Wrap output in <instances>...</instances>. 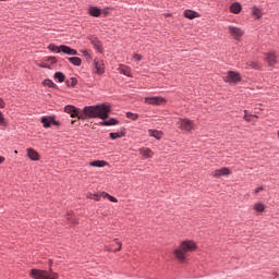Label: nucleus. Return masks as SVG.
I'll return each mask as SVG.
<instances>
[{
    "label": "nucleus",
    "instance_id": "1",
    "mask_svg": "<svg viewBox=\"0 0 279 279\" xmlns=\"http://www.w3.org/2000/svg\"><path fill=\"white\" fill-rule=\"evenodd\" d=\"M110 110L111 107L107 104L87 106L83 109V112L77 110L76 117L82 121H85V119H102V121H106V119H108V114H110Z\"/></svg>",
    "mask_w": 279,
    "mask_h": 279
},
{
    "label": "nucleus",
    "instance_id": "2",
    "mask_svg": "<svg viewBox=\"0 0 279 279\" xmlns=\"http://www.w3.org/2000/svg\"><path fill=\"white\" fill-rule=\"evenodd\" d=\"M197 250V245L193 241H183L178 248L174 250V256L180 263H184L186 260V254L189 252H195Z\"/></svg>",
    "mask_w": 279,
    "mask_h": 279
},
{
    "label": "nucleus",
    "instance_id": "3",
    "mask_svg": "<svg viewBox=\"0 0 279 279\" xmlns=\"http://www.w3.org/2000/svg\"><path fill=\"white\" fill-rule=\"evenodd\" d=\"M29 276L34 279H58V274L51 270L32 269Z\"/></svg>",
    "mask_w": 279,
    "mask_h": 279
},
{
    "label": "nucleus",
    "instance_id": "4",
    "mask_svg": "<svg viewBox=\"0 0 279 279\" xmlns=\"http://www.w3.org/2000/svg\"><path fill=\"white\" fill-rule=\"evenodd\" d=\"M177 128L184 132H192V130H195V123L186 118H180L177 122Z\"/></svg>",
    "mask_w": 279,
    "mask_h": 279
},
{
    "label": "nucleus",
    "instance_id": "5",
    "mask_svg": "<svg viewBox=\"0 0 279 279\" xmlns=\"http://www.w3.org/2000/svg\"><path fill=\"white\" fill-rule=\"evenodd\" d=\"M144 102L148 106H163V104H167V100L160 96H153L144 98Z\"/></svg>",
    "mask_w": 279,
    "mask_h": 279
},
{
    "label": "nucleus",
    "instance_id": "6",
    "mask_svg": "<svg viewBox=\"0 0 279 279\" xmlns=\"http://www.w3.org/2000/svg\"><path fill=\"white\" fill-rule=\"evenodd\" d=\"M225 82L228 84H236L238 82H241V74L234 71L227 72V75L223 77Z\"/></svg>",
    "mask_w": 279,
    "mask_h": 279
},
{
    "label": "nucleus",
    "instance_id": "7",
    "mask_svg": "<svg viewBox=\"0 0 279 279\" xmlns=\"http://www.w3.org/2000/svg\"><path fill=\"white\" fill-rule=\"evenodd\" d=\"M230 36H232V38H234L235 40H239V38H241V36H243L245 34V32H243V29H241L240 27L236 26H228L227 27Z\"/></svg>",
    "mask_w": 279,
    "mask_h": 279
},
{
    "label": "nucleus",
    "instance_id": "8",
    "mask_svg": "<svg viewBox=\"0 0 279 279\" xmlns=\"http://www.w3.org/2000/svg\"><path fill=\"white\" fill-rule=\"evenodd\" d=\"M265 61L268 66H274V64L278 63V56H276V52H268L266 53Z\"/></svg>",
    "mask_w": 279,
    "mask_h": 279
},
{
    "label": "nucleus",
    "instance_id": "9",
    "mask_svg": "<svg viewBox=\"0 0 279 279\" xmlns=\"http://www.w3.org/2000/svg\"><path fill=\"white\" fill-rule=\"evenodd\" d=\"M41 123H43L44 128H51V125H60V123L58 121H56V119H53V117H43Z\"/></svg>",
    "mask_w": 279,
    "mask_h": 279
},
{
    "label": "nucleus",
    "instance_id": "10",
    "mask_svg": "<svg viewBox=\"0 0 279 279\" xmlns=\"http://www.w3.org/2000/svg\"><path fill=\"white\" fill-rule=\"evenodd\" d=\"M232 173L229 168H221L213 172L214 178H222V175H230Z\"/></svg>",
    "mask_w": 279,
    "mask_h": 279
},
{
    "label": "nucleus",
    "instance_id": "11",
    "mask_svg": "<svg viewBox=\"0 0 279 279\" xmlns=\"http://www.w3.org/2000/svg\"><path fill=\"white\" fill-rule=\"evenodd\" d=\"M60 52L65 53L66 56H77V50L64 45H61Z\"/></svg>",
    "mask_w": 279,
    "mask_h": 279
},
{
    "label": "nucleus",
    "instance_id": "12",
    "mask_svg": "<svg viewBox=\"0 0 279 279\" xmlns=\"http://www.w3.org/2000/svg\"><path fill=\"white\" fill-rule=\"evenodd\" d=\"M26 153L31 160H40V155L34 148H27Z\"/></svg>",
    "mask_w": 279,
    "mask_h": 279
},
{
    "label": "nucleus",
    "instance_id": "13",
    "mask_svg": "<svg viewBox=\"0 0 279 279\" xmlns=\"http://www.w3.org/2000/svg\"><path fill=\"white\" fill-rule=\"evenodd\" d=\"M94 69H96V73L98 75H104L105 73L104 61H94Z\"/></svg>",
    "mask_w": 279,
    "mask_h": 279
},
{
    "label": "nucleus",
    "instance_id": "14",
    "mask_svg": "<svg viewBox=\"0 0 279 279\" xmlns=\"http://www.w3.org/2000/svg\"><path fill=\"white\" fill-rule=\"evenodd\" d=\"M183 14L185 19H189L190 21H193V19H199V13L193 10H185Z\"/></svg>",
    "mask_w": 279,
    "mask_h": 279
},
{
    "label": "nucleus",
    "instance_id": "15",
    "mask_svg": "<svg viewBox=\"0 0 279 279\" xmlns=\"http://www.w3.org/2000/svg\"><path fill=\"white\" fill-rule=\"evenodd\" d=\"M118 71L122 73V75H126V77H132V69L128 65H120Z\"/></svg>",
    "mask_w": 279,
    "mask_h": 279
},
{
    "label": "nucleus",
    "instance_id": "16",
    "mask_svg": "<svg viewBox=\"0 0 279 279\" xmlns=\"http://www.w3.org/2000/svg\"><path fill=\"white\" fill-rule=\"evenodd\" d=\"M64 112H66L68 114H71L72 119H75V117H77V108H75L74 106H71V105L65 106Z\"/></svg>",
    "mask_w": 279,
    "mask_h": 279
},
{
    "label": "nucleus",
    "instance_id": "17",
    "mask_svg": "<svg viewBox=\"0 0 279 279\" xmlns=\"http://www.w3.org/2000/svg\"><path fill=\"white\" fill-rule=\"evenodd\" d=\"M88 13L90 14V16H95L96 19H99V16H101V9L97 7H89Z\"/></svg>",
    "mask_w": 279,
    "mask_h": 279
},
{
    "label": "nucleus",
    "instance_id": "18",
    "mask_svg": "<svg viewBox=\"0 0 279 279\" xmlns=\"http://www.w3.org/2000/svg\"><path fill=\"white\" fill-rule=\"evenodd\" d=\"M148 134H149V136H153V138H157V141H160V138H162V136H165V133H162V131H158V130H149Z\"/></svg>",
    "mask_w": 279,
    "mask_h": 279
},
{
    "label": "nucleus",
    "instance_id": "19",
    "mask_svg": "<svg viewBox=\"0 0 279 279\" xmlns=\"http://www.w3.org/2000/svg\"><path fill=\"white\" fill-rule=\"evenodd\" d=\"M140 154L144 158H154V151L149 148H140Z\"/></svg>",
    "mask_w": 279,
    "mask_h": 279
},
{
    "label": "nucleus",
    "instance_id": "20",
    "mask_svg": "<svg viewBox=\"0 0 279 279\" xmlns=\"http://www.w3.org/2000/svg\"><path fill=\"white\" fill-rule=\"evenodd\" d=\"M241 3L239 2H234L233 4H231L230 7V12H232V14H241Z\"/></svg>",
    "mask_w": 279,
    "mask_h": 279
},
{
    "label": "nucleus",
    "instance_id": "21",
    "mask_svg": "<svg viewBox=\"0 0 279 279\" xmlns=\"http://www.w3.org/2000/svg\"><path fill=\"white\" fill-rule=\"evenodd\" d=\"M69 62H71V64H74V66H81L82 65V59L78 57H70L68 58Z\"/></svg>",
    "mask_w": 279,
    "mask_h": 279
},
{
    "label": "nucleus",
    "instance_id": "22",
    "mask_svg": "<svg viewBox=\"0 0 279 279\" xmlns=\"http://www.w3.org/2000/svg\"><path fill=\"white\" fill-rule=\"evenodd\" d=\"M106 165H108V162L104 160H95L89 162V167H106Z\"/></svg>",
    "mask_w": 279,
    "mask_h": 279
},
{
    "label": "nucleus",
    "instance_id": "23",
    "mask_svg": "<svg viewBox=\"0 0 279 279\" xmlns=\"http://www.w3.org/2000/svg\"><path fill=\"white\" fill-rule=\"evenodd\" d=\"M252 14L253 16H255L256 19H262L263 17V11H260V9L254 7L252 9Z\"/></svg>",
    "mask_w": 279,
    "mask_h": 279
},
{
    "label": "nucleus",
    "instance_id": "24",
    "mask_svg": "<svg viewBox=\"0 0 279 279\" xmlns=\"http://www.w3.org/2000/svg\"><path fill=\"white\" fill-rule=\"evenodd\" d=\"M117 123H119L117 121V119L111 118V119H109L107 121L100 122V125L109 126V125H117Z\"/></svg>",
    "mask_w": 279,
    "mask_h": 279
},
{
    "label": "nucleus",
    "instance_id": "25",
    "mask_svg": "<svg viewBox=\"0 0 279 279\" xmlns=\"http://www.w3.org/2000/svg\"><path fill=\"white\" fill-rule=\"evenodd\" d=\"M44 86H48V88H58V85H56V83H53V81L47 78L43 82Z\"/></svg>",
    "mask_w": 279,
    "mask_h": 279
},
{
    "label": "nucleus",
    "instance_id": "26",
    "mask_svg": "<svg viewBox=\"0 0 279 279\" xmlns=\"http://www.w3.org/2000/svg\"><path fill=\"white\" fill-rule=\"evenodd\" d=\"M54 80H58L59 82H64L66 80V76L62 72L54 73Z\"/></svg>",
    "mask_w": 279,
    "mask_h": 279
},
{
    "label": "nucleus",
    "instance_id": "27",
    "mask_svg": "<svg viewBox=\"0 0 279 279\" xmlns=\"http://www.w3.org/2000/svg\"><path fill=\"white\" fill-rule=\"evenodd\" d=\"M254 210H256L257 213H263L265 210V204L263 203H256L254 205Z\"/></svg>",
    "mask_w": 279,
    "mask_h": 279
},
{
    "label": "nucleus",
    "instance_id": "28",
    "mask_svg": "<svg viewBox=\"0 0 279 279\" xmlns=\"http://www.w3.org/2000/svg\"><path fill=\"white\" fill-rule=\"evenodd\" d=\"M48 49H49L50 51H53L54 53H60L61 46H56V45H53V44H50V45L48 46Z\"/></svg>",
    "mask_w": 279,
    "mask_h": 279
},
{
    "label": "nucleus",
    "instance_id": "29",
    "mask_svg": "<svg viewBox=\"0 0 279 279\" xmlns=\"http://www.w3.org/2000/svg\"><path fill=\"white\" fill-rule=\"evenodd\" d=\"M244 119L247 121V123H251L252 119H258V116L248 114L247 110H244Z\"/></svg>",
    "mask_w": 279,
    "mask_h": 279
},
{
    "label": "nucleus",
    "instance_id": "30",
    "mask_svg": "<svg viewBox=\"0 0 279 279\" xmlns=\"http://www.w3.org/2000/svg\"><path fill=\"white\" fill-rule=\"evenodd\" d=\"M66 86L73 87L77 85V78L72 77L71 80L65 82Z\"/></svg>",
    "mask_w": 279,
    "mask_h": 279
},
{
    "label": "nucleus",
    "instance_id": "31",
    "mask_svg": "<svg viewBox=\"0 0 279 279\" xmlns=\"http://www.w3.org/2000/svg\"><path fill=\"white\" fill-rule=\"evenodd\" d=\"M109 136L111 141H117V138H122L123 133H110Z\"/></svg>",
    "mask_w": 279,
    "mask_h": 279
},
{
    "label": "nucleus",
    "instance_id": "32",
    "mask_svg": "<svg viewBox=\"0 0 279 279\" xmlns=\"http://www.w3.org/2000/svg\"><path fill=\"white\" fill-rule=\"evenodd\" d=\"M246 65L248 66V69H258V63L254 61H247Z\"/></svg>",
    "mask_w": 279,
    "mask_h": 279
},
{
    "label": "nucleus",
    "instance_id": "33",
    "mask_svg": "<svg viewBox=\"0 0 279 279\" xmlns=\"http://www.w3.org/2000/svg\"><path fill=\"white\" fill-rule=\"evenodd\" d=\"M128 119H132V121H136L138 119V114L129 112L126 113Z\"/></svg>",
    "mask_w": 279,
    "mask_h": 279
},
{
    "label": "nucleus",
    "instance_id": "34",
    "mask_svg": "<svg viewBox=\"0 0 279 279\" xmlns=\"http://www.w3.org/2000/svg\"><path fill=\"white\" fill-rule=\"evenodd\" d=\"M87 197L89 199H95L96 202H99V194H88Z\"/></svg>",
    "mask_w": 279,
    "mask_h": 279
},
{
    "label": "nucleus",
    "instance_id": "35",
    "mask_svg": "<svg viewBox=\"0 0 279 279\" xmlns=\"http://www.w3.org/2000/svg\"><path fill=\"white\" fill-rule=\"evenodd\" d=\"M114 242L117 243L118 248L116 251H113V252H121V248L123 247V243L119 242L118 239H114Z\"/></svg>",
    "mask_w": 279,
    "mask_h": 279
},
{
    "label": "nucleus",
    "instance_id": "36",
    "mask_svg": "<svg viewBox=\"0 0 279 279\" xmlns=\"http://www.w3.org/2000/svg\"><path fill=\"white\" fill-rule=\"evenodd\" d=\"M102 195H104V197H108L109 201L117 203V198L114 196H110V194H108V193H104Z\"/></svg>",
    "mask_w": 279,
    "mask_h": 279
},
{
    "label": "nucleus",
    "instance_id": "37",
    "mask_svg": "<svg viewBox=\"0 0 279 279\" xmlns=\"http://www.w3.org/2000/svg\"><path fill=\"white\" fill-rule=\"evenodd\" d=\"M68 221H70L72 226H75V223H77V221L75 220V218H73L71 214L68 215Z\"/></svg>",
    "mask_w": 279,
    "mask_h": 279
},
{
    "label": "nucleus",
    "instance_id": "38",
    "mask_svg": "<svg viewBox=\"0 0 279 279\" xmlns=\"http://www.w3.org/2000/svg\"><path fill=\"white\" fill-rule=\"evenodd\" d=\"M133 60H135L136 62H141L143 60V56L135 53L133 54Z\"/></svg>",
    "mask_w": 279,
    "mask_h": 279
},
{
    "label": "nucleus",
    "instance_id": "39",
    "mask_svg": "<svg viewBox=\"0 0 279 279\" xmlns=\"http://www.w3.org/2000/svg\"><path fill=\"white\" fill-rule=\"evenodd\" d=\"M0 125H5V118H3V113L0 111Z\"/></svg>",
    "mask_w": 279,
    "mask_h": 279
},
{
    "label": "nucleus",
    "instance_id": "40",
    "mask_svg": "<svg viewBox=\"0 0 279 279\" xmlns=\"http://www.w3.org/2000/svg\"><path fill=\"white\" fill-rule=\"evenodd\" d=\"M48 62H50V64H56V62H58V60L56 59V57H50V58H48Z\"/></svg>",
    "mask_w": 279,
    "mask_h": 279
},
{
    "label": "nucleus",
    "instance_id": "41",
    "mask_svg": "<svg viewBox=\"0 0 279 279\" xmlns=\"http://www.w3.org/2000/svg\"><path fill=\"white\" fill-rule=\"evenodd\" d=\"M260 191H263V187L255 189V195H257V193H260Z\"/></svg>",
    "mask_w": 279,
    "mask_h": 279
},
{
    "label": "nucleus",
    "instance_id": "42",
    "mask_svg": "<svg viewBox=\"0 0 279 279\" xmlns=\"http://www.w3.org/2000/svg\"><path fill=\"white\" fill-rule=\"evenodd\" d=\"M2 162H5V157L0 156V165H2Z\"/></svg>",
    "mask_w": 279,
    "mask_h": 279
},
{
    "label": "nucleus",
    "instance_id": "43",
    "mask_svg": "<svg viewBox=\"0 0 279 279\" xmlns=\"http://www.w3.org/2000/svg\"><path fill=\"white\" fill-rule=\"evenodd\" d=\"M0 108H4L3 99L0 98Z\"/></svg>",
    "mask_w": 279,
    "mask_h": 279
},
{
    "label": "nucleus",
    "instance_id": "44",
    "mask_svg": "<svg viewBox=\"0 0 279 279\" xmlns=\"http://www.w3.org/2000/svg\"><path fill=\"white\" fill-rule=\"evenodd\" d=\"M109 252H112V248H108Z\"/></svg>",
    "mask_w": 279,
    "mask_h": 279
},
{
    "label": "nucleus",
    "instance_id": "45",
    "mask_svg": "<svg viewBox=\"0 0 279 279\" xmlns=\"http://www.w3.org/2000/svg\"><path fill=\"white\" fill-rule=\"evenodd\" d=\"M14 154H19V151H17V150H15V151H14Z\"/></svg>",
    "mask_w": 279,
    "mask_h": 279
},
{
    "label": "nucleus",
    "instance_id": "46",
    "mask_svg": "<svg viewBox=\"0 0 279 279\" xmlns=\"http://www.w3.org/2000/svg\"><path fill=\"white\" fill-rule=\"evenodd\" d=\"M277 135H278V137H279V131L277 132Z\"/></svg>",
    "mask_w": 279,
    "mask_h": 279
},
{
    "label": "nucleus",
    "instance_id": "47",
    "mask_svg": "<svg viewBox=\"0 0 279 279\" xmlns=\"http://www.w3.org/2000/svg\"><path fill=\"white\" fill-rule=\"evenodd\" d=\"M0 1H8V0H0Z\"/></svg>",
    "mask_w": 279,
    "mask_h": 279
}]
</instances>
